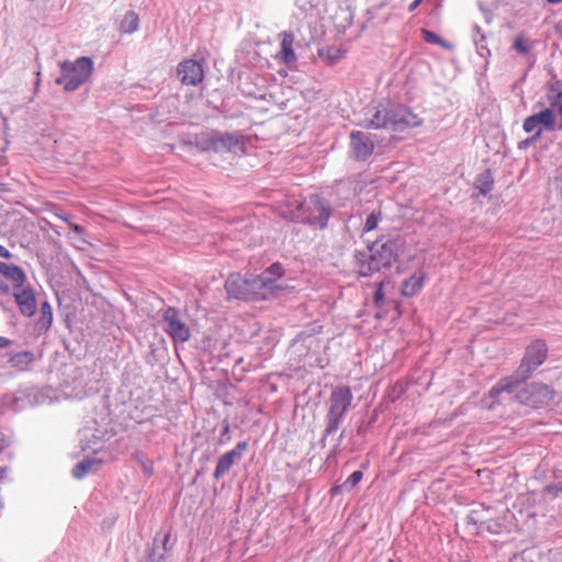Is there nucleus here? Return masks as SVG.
Wrapping results in <instances>:
<instances>
[{
    "label": "nucleus",
    "instance_id": "f257e3e1",
    "mask_svg": "<svg viewBox=\"0 0 562 562\" xmlns=\"http://www.w3.org/2000/svg\"><path fill=\"white\" fill-rule=\"evenodd\" d=\"M403 247L400 237L376 239L366 249L356 250L355 266L359 276L371 277L382 269L390 268L398 258V254Z\"/></svg>",
    "mask_w": 562,
    "mask_h": 562
},
{
    "label": "nucleus",
    "instance_id": "f03ea898",
    "mask_svg": "<svg viewBox=\"0 0 562 562\" xmlns=\"http://www.w3.org/2000/svg\"><path fill=\"white\" fill-rule=\"evenodd\" d=\"M423 120L408 108L390 102L366 108L362 125L367 128H386L402 132L419 126Z\"/></svg>",
    "mask_w": 562,
    "mask_h": 562
},
{
    "label": "nucleus",
    "instance_id": "7ed1b4c3",
    "mask_svg": "<svg viewBox=\"0 0 562 562\" xmlns=\"http://www.w3.org/2000/svg\"><path fill=\"white\" fill-rule=\"evenodd\" d=\"M548 356L547 344L537 339L532 341L525 351L518 368L508 376L501 379L491 387L488 395L496 400L502 393L512 394L514 391L530 379L533 372L546 361Z\"/></svg>",
    "mask_w": 562,
    "mask_h": 562
},
{
    "label": "nucleus",
    "instance_id": "20e7f679",
    "mask_svg": "<svg viewBox=\"0 0 562 562\" xmlns=\"http://www.w3.org/2000/svg\"><path fill=\"white\" fill-rule=\"evenodd\" d=\"M330 215V203L318 194H312L303 202H299L296 207L289 211L284 217L292 222H300L324 229L327 227Z\"/></svg>",
    "mask_w": 562,
    "mask_h": 562
},
{
    "label": "nucleus",
    "instance_id": "39448f33",
    "mask_svg": "<svg viewBox=\"0 0 562 562\" xmlns=\"http://www.w3.org/2000/svg\"><path fill=\"white\" fill-rule=\"evenodd\" d=\"M353 395L349 386H336L328 400V412L325 416L326 426L321 439L324 447L328 436L336 432L345 419L346 414L352 407Z\"/></svg>",
    "mask_w": 562,
    "mask_h": 562
},
{
    "label": "nucleus",
    "instance_id": "423d86ee",
    "mask_svg": "<svg viewBox=\"0 0 562 562\" xmlns=\"http://www.w3.org/2000/svg\"><path fill=\"white\" fill-rule=\"evenodd\" d=\"M93 71V61L90 57H79L75 61L60 63V76L55 83L63 86L66 92H74L86 83Z\"/></svg>",
    "mask_w": 562,
    "mask_h": 562
},
{
    "label": "nucleus",
    "instance_id": "0eeeda50",
    "mask_svg": "<svg viewBox=\"0 0 562 562\" xmlns=\"http://www.w3.org/2000/svg\"><path fill=\"white\" fill-rule=\"evenodd\" d=\"M514 398L526 406L538 408L553 402L555 392L552 387L542 383H530L514 391Z\"/></svg>",
    "mask_w": 562,
    "mask_h": 562
},
{
    "label": "nucleus",
    "instance_id": "6e6552de",
    "mask_svg": "<svg viewBox=\"0 0 562 562\" xmlns=\"http://www.w3.org/2000/svg\"><path fill=\"white\" fill-rule=\"evenodd\" d=\"M162 313V329L173 340V342H186L191 337L189 326L183 321L181 312L175 307H167Z\"/></svg>",
    "mask_w": 562,
    "mask_h": 562
},
{
    "label": "nucleus",
    "instance_id": "1a4fd4ad",
    "mask_svg": "<svg viewBox=\"0 0 562 562\" xmlns=\"http://www.w3.org/2000/svg\"><path fill=\"white\" fill-rule=\"evenodd\" d=\"M507 499V495L503 497V499H498L496 503L492 501H484L479 503L475 508H473L470 513V517L477 516L481 519V524L486 525V529L493 533L499 532V525L494 520L497 514H505L508 512V508L504 501Z\"/></svg>",
    "mask_w": 562,
    "mask_h": 562
},
{
    "label": "nucleus",
    "instance_id": "9d476101",
    "mask_svg": "<svg viewBox=\"0 0 562 562\" xmlns=\"http://www.w3.org/2000/svg\"><path fill=\"white\" fill-rule=\"evenodd\" d=\"M170 539V530L157 532L151 546L146 550V554L139 562H166L167 554L173 549Z\"/></svg>",
    "mask_w": 562,
    "mask_h": 562
},
{
    "label": "nucleus",
    "instance_id": "9b49d317",
    "mask_svg": "<svg viewBox=\"0 0 562 562\" xmlns=\"http://www.w3.org/2000/svg\"><path fill=\"white\" fill-rule=\"evenodd\" d=\"M374 144L370 135L361 131L350 133V156L357 161H366L373 153Z\"/></svg>",
    "mask_w": 562,
    "mask_h": 562
},
{
    "label": "nucleus",
    "instance_id": "f8f14e48",
    "mask_svg": "<svg viewBox=\"0 0 562 562\" xmlns=\"http://www.w3.org/2000/svg\"><path fill=\"white\" fill-rule=\"evenodd\" d=\"M247 449L248 442L239 441L234 449L222 454L217 460L213 476L218 480L228 473L232 467L241 460Z\"/></svg>",
    "mask_w": 562,
    "mask_h": 562
},
{
    "label": "nucleus",
    "instance_id": "ddd939ff",
    "mask_svg": "<svg viewBox=\"0 0 562 562\" xmlns=\"http://www.w3.org/2000/svg\"><path fill=\"white\" fill-rule=\"evenodd\" d=\"M177 76L183 85L198 86L204 78L203 65L194 59H186L179 63Z\"/></svg>",
    "mask_w": 562,
    "mask_h": 562
},
{
    "label": "nucleus",
    "instance_id": "4468645a",
    "mask_svg": "<svg viewBox=\"0 0 562 562\" xmlns=\"http://www.w3.org/2000/svg\"><path fill=\"white\" fill-rule=\"evenodd\" d=\"M247 279V301H261L267 300L276 290L271 286L270 279L266 277L251 276Z\"/></svg>",
    "mask_w": 562,
    "mask_h": 562
},
{
    "label": "nucleus",
    "instance_id": "2eb2a0df",
    "mask_svg": "<svg viewBox=\"0 0 562 562\" xmlns=\"http://www.w3.org/2000/svg\"><path fill=\"white\" fill-rule=\"evenodd\" d=\"M213 137V144L215 145V153H231L236 151L243 146L244 135L239 132H220L211 131Z\"/></svg>",
    "mask_w": 562,
    "mask_h": 562
},
{
    "label": "nucleus",
    "instance_id": "dca6fc26",
    "mask_svg": "<svg viewBox=\"0 0 562 562\" xmlns=\"http://www.w3.org/2000/svg\"><path fill=\"white\" fill-rule=\"evenodd\" d=\"M13 296L22 315L31 317L36 312V297L30 286L22 285L13 292Z\"/></svg>",
    "mask_w": 562,
    "mask_h": 562
},
{
    "label": "nucleus",
    "instance_id": "f3484780",
    "mask_svg": "<svg viewBox=\"0 0 562 562\" xmlns=\"http://www.w3.org/2000/svg\"><path fill=\"white\" fill-rule=\"evenodd\" d=\"M524 562H562V553L557 550L542 551L538 548L526 549L521 552Z\"/></svg>",
    "mask_w": 562,
    "mask_h": 562
},
{
    "label": "nucleus",
    "instance_id": "a211bd4d",
    "mask_svg": "<svg viewBox=\"0 0 562 562\" xmlns=\"http://www.w3.org/2000/svg\"><path fill=\"white\" fill-rule=\"evenodd\" d=\"M281 42V49L278 54L279 59L285 64L288 67H292L297 58L293 49L294 44V35L291 32H283Z\"/></svg>",
    "mask_w": 562,
    "mask_h": 562
},
{
    "label": "nucleus",
    "instance_id": "6ab92c4d",
    "mask_svg": "<svg viewBox=\"0 0 562 562\" xmlns=\"http://www.w3.org/2000/svg\"><path fill=\"white\" fill-rule=\"evenodd\" d=\"M225 289L231 297L247 301V279L240 276H229L225 282Z\"/></svg>",
    "mask_w": 562,
    "mask_h": 562
},
{
    "label": "nucleus",
    "instance_id": "aec40b11",
    "mask_svg": "<svg viewBox=\"0 0 562 562\" xmlns=\"http://www.w3.org/2000/svg\"><path fill=\"white\" fill-rule=\"evenodd\" d=\"M9 364L18 371H26L35 361V355L31 350L9 352Z\"/></svg>",
    "mask_w": 562,
    "mask_h": 562
},
{
    "label": "nucleus",
    "instance_id": "412c9836",
    "mask_svg": "<svg viewBox=\"0 0 562 562\" xmlns=\"http://www.w3.org/2000/svg\"><path fill=\"white\" fill-rule=\"evenodd\" d=\"M53 323V310L50 304L45 301L41 305V315L35 324V333L37 336H41L42 334L46 333Z\"/></svg>",
    "mask_w": 562,
    "mask_h": 562
},
{
    "label": "nucleus",
    "instance_id": "4be33fe9",
    "mask_svg": "<svg viewBox=\"0 0 562 562\" xmlns=\"http://www.w3.org/2000/svg\"><path fill=\"white\" fill-rule=\"evenodd\" d=\"M0 273L15 283L14 290L21 288L26 279L25 272L21 267L5 262H0Z\"/></svg>",
    "mask_w": 562,
    "mask_h": 562
},
{
    "label": "nucleus",
    "instance_id": "5701e85b",
    "mask_svg": "<svg viewBox=\"0 0 562 562\" xmlns=\"http://www.w3.org/2000/svg\"><path fill=\"white\" fill-rule=\"evenodd\" d=\"M494 178L490 169L479 173L474 180V188L479 190V194L486 196L493 189Z\"/></svg>",
    "mask_w": 562,
    "mask_h": 562
},
{
    "label": "nucleus",
    "instance_id": "b1692460",
    "mask_svg": "<svg viewBox=\"0 0 562 562\" xmlns=\"http://www.w3.org/2000/svg\"><path fill=\"white\" fill-rule=\"evenodd\" d=\"M424 284V277L413 274L405 279L402 283V294L406 297H412L420 291Z\"/></svg>",
    "mask_w": 562,
    "mask_h": 562
},
{
    "label": "nucleus",
    "instance_id": "393cba45",
    "mask_svg": "<svg viewBox=\"0 0 562 562\" xmlns=\"http://www.w3.org/2000/svg\"><path fill=\"white\" fill-rule=\"evenodd\" d=\"M100 464V460L85 459L75 465L72 475L76 479H82L86 474L94 471Z\"/></svg>",
    "mask_w": 562,
    "mask_h": 562
},
{
    "label": "nucleus",
    "instance_id": "a878e982",
    "mask_svg": "<svg viewBox=\"0 0 562 562\" xmlns=\"http://www.w3.org/2000/svg\"><path fill=\"white\" fill-rule=\"evenodd\" d=\"M554 113H555L554 111L547 108L533 115L536 116L539 125H541L547 131H552L555 128V114Z\"/></svg>",
    "mask_w": 562,
    "mask_h": 562
},
{
    "label": "nucleus",
    "instance_id": "bb28decb",
    "mask_svg": "<svg viewBox=\"0 0 562 562\" xmlns=\"http://www.w3.org/2000/svg\"><path fill=\"white\" fill-rule=\"evenodd\" d=\"M344 53L345 52L342 49L331 46L321 48L318 50V56L326 63V65L330 66L336 64L344 56Z\"/></svg>",
    "mask_w": 562,
    "mask_h": 562
},
{
    "label": "nucleus",
    "instance_id": "cd10ccee",
    "mask_svg": "<svg viewBox=\"0 0 562 562\" xmlns=\"http://www.w3.org/2000/svg\"><path fill=\"white\" fill-rule=\"evenodd\" d=\"M138 15L134 11L130 10L124 14L120 30L124 33H133L138 29Z\"/></svg>",
    "mask_w": 562,
    "mask_h": 562
},
{
    "label": "nucleus",
    "instance_id": "c85d7f7f",
    "mask_svg": "<svg viewBox=\"0 0 562 562\" xmlns=\"http://www.w3.org/2000/svg\"><path fill=\"white\" fill-rule=\"evenodd\" d=\"M363 472L360 470L353 471L342 484L333 487L329 492H344L350 491L357 486V484L362 480Z\"/></svg>",
    "mask_w": 562,
    "mask_h": 562
},
{
    "label": "nucleus",
    "instance_id": "c756f323",
    "mask_svg": "<svg viewBox=\"0 0 562 562\" xmlns=\"http://www.w3.org/2000/svg\"><path fill=\"white\" fill-rule=\"evenodd\" d=\"M284 272V269L283 267L276 262V263H272L269 268H267L262 273L261 276L262 277H266L267 279H270L271 281V286L274 288V289H279V285L277 284V280L282 277Z\"/></svg>",
    "mask_w": 562,
    "mask_h": 562
},
{
    "label": "nucleus",
    "instance_id": "7c9ffc66",
    "mask_svg": "<svg viewBox=\"0 0 562 562\" xmlns=\"http://www.w3.org/2000/svg\"><path fill=\"white\" fill-rule=\"evenodd\" d=\"M547 99L549 102V109L557 112L559 117L558 130H562V98L558 97V94L548 90Z\"/></svg>",
    "mask_w": 562,
    "mask_h": 562
},
{
    "label": "nucleus",
    "instance_id": "2f4dec72",
    "mask_svg": "<svg viewBox=\"0 0 562 562\" xmlns=\"http://www.w3.org/2000/svg\"><path fill=\"white\" fill-rule=\"evenodd\" d=\"M513 48L519 54L527 55L530 53L532 45L527 35L519 33L514 40Z\"/></svg>",
    "mask_w": 562,
    "mask_h": 562
},
{
    "label": "nucleus",
    "instance_id": "473e14b6",
    "mask_svg": "<svg viewBox=\"0 0 562 562\" xmlns=\"http://www.w3.org/2000/svg\"><path fill=\"white\" fill-rule=\"evenodd\" d=\"M195 146L200 151H214L215 153V145L213 144V137L212 133H205L202 134L200 137L196 138Z\"/></svg>",
    "mask_w": 562,
    "mask_h": 562
},
{
    "label": "nucleus",
    "instance_id": "72a5a7b5",
    "mask_svg": "<svg viewBox=\"0 0 562 562\" xmlns=\"http://www.w3.org/2000/svg\"><path fill=\"white\" fill-rule=\"evenodd\" d=\"M133 459L140 465L146 475H151L154 472L153 462L140 451L133 453Z\"/></svg>",
    "mask_w": 562,
    "mask_h": 562
},
{
    "label": "nucleus",
    "instance_id": "f704fd0d",
    "mask_svg": "<svg viewBox=\"0 0 562 562\" xmlns=\"http://www.w3.org/2000/svg\"><path fill=\"white\" fill-rule=\"evenodd\" d=\"M406 392V385L401 382V381H397L396 383H394L389 390H387V393H386V397L389 401H391L392 403H394L395 401H397L398 398L402 397V395Z\"/></svg>",
    "mask_w": 562,
    "mask_h": 562
},
{
    "label": "nucleus",
    "instance_id": "c9c22d12",
    "mask_svg": "<svg viewBox=\"0 0 562 562\" xmlns=\"http://www.w3.org/2000/svg\"><path fill=\"white\" fill-rule=\"evenodd\" d=\"M474 44H475L477 54L482 58H487L491 56V50L487 47L486 37L484 34H481L480 37L474 36Z\"/></svg>",
    "mask_w": 562,
    "mask_h": 562
},
{
    "label": "nucleus",
    "instance_id": "e433bc0d",
    "mask_svg": "<svg viewBox=\"0 0 562 562\" xmlns=\"http://www.w3.org/2000/svg\"><path fill=\"white\" fill-rule=\"evenodd\" d=\"M422 32H423V38L425 42L430 43V44H438L441 46H446V42L440 36H438L436 33H434L432 31L423 29Z\"/></svg>",
    "mask_w": 562,
    "mask_h": 562
},
{
    "label": "nucleus",
    "instance_id": "4c0bfd02",
    "mask_svg": "<svg viewBox=\"0 0 562 562\" xmlns=\"http://www.w3.org/2000/svg\"><path fill=\"white\" fill-rule=\"evenodd\" d=\"M383 285H384L383 281L379 282L378 289L375 290L374 296H373L374 305L379 308L382 307L383 302H384Z\"/></svg>",
    "mask_w": 562,
    "mask_h": 562
},
{
    "label": "nucleus",
    "instance_id": "58836bf2",
    "mask_svg": "<svg viewBox=\"0 0 562 562\" xmlns=\"http://www.w3.org/2000/svg\"><path fill=\"white\" fill-rule=\"evenodd\" d=\"M540 125L537 122V119H536V116L533 114L528 116V117H526L525 121H524V124H522L524 131L527 132V133L533 132Z\"/></svg>",
    "mask_w": 562,
    "mask_h": 562
},
{
    "label": "nucleus",
    "instance_id": "ea45409f",
    "mask_svg": "<svg viewBox=\"0 0 562 562\" xmlns=\"http://www.w3.org/2000/svg\"><path fill=\"white\" fill-rule=\"evenodd\" d=\"M378 222H379V216L375 213H371L370 215H368V217L366 220L363 231L370 232V231L374 229L378 225Z\"/></svg>",
    "mask_w": 562,
    "mask_h": 562
},
{
    "label": "nucleus",
    "instance_id": "a19ab883",
    "mask_svg": "<svg viewBox=\"0 0 562 562\" xmlns=\"http://www.w3.org/2000/svg\"><path fill=\"white\" fill-rule=\"evenodd\" d=\"M228 434H229V424L227 420H224L223 428H222L221 435L218 437L220 445H224L229 441L231 437Z\"/></svg>",
    "mask_w": 562,
    "mask_h": 562
},
{
    "label": "nucleus",
    "instance_id": "79ce46f5",
    "mask_svg": "<svg viewBox=\"0 0 562 562\" xmlns=\"http://www.w3.org/2000/svg\"><path fill=\"white\" fill-rule=\"evenodd\" d=\"M548 90L562 98V80H554L549 83Z\"/></svg>",
    "mask_w": 562,
    "mask_h": 562
},
{
    "label": "nucleus",
    "instance_id": "37998d69",
    "mask_svg": "<svg viewBox=\"0 0 562 562\" xmlns=\"http://www.w3.org/2000/svg\"><path fill=\"white\" fill-rule=\"evenodd\" d=\"M370 426H371V422L361 423V425L357 429L358 435L364 436L367 434V431L369 430Z\"/></svg>",
    "mask_w": 562,
    "mask_h": 562
},
{
    "label": "nucleus",
    "instance_id": "c03bdc74",
    "mask_svg": "<svg viewBox=\"0 0 562 562\" xmlns=\"http://www.w3.org/2000/svg\"><path fill=\"white\" fill-rule=\"evenodd\" d=\"M69 224V227L70 229L76 233L77 235H81L83 233V227L78 225V224H74V223H68Z\"/></svg>",
    "mask_w": 562,
    "mask_h": 562
},
{
    "label": "nucleus",
    "instance_id": "a18cd8bd",
    "mask_svg": "<svg viewBox=\"0 0 562 562\" xmlns=\"http://www.w3.org/2000/svg\"><path fill=\"white\" fill-rule=\"evenodd\" d=\"M0 257L5 258V259H11L13 257V255L7 248H4L2 245H0Z\"/></svg>",
    "mask_w": 562,
    "mask_h": 562
},
{
    "label": "nucleus",
    "instance_id": "49530a36",
    "mask_svg": "<svg viewBox=\"0 0 562 562\" xmlns=\"http://www.w3.org/2000/svg\"><path fill=\"white\" fill-rule=\"evenodd\" d=\"M11 344H12V340H10L3 336H0V349L9 347V346H11Z\"/></svg>",
    "mask_w": 562,
    "mask_h": 562
},
{
    "label": "nucleus",
    "instance_id": "de8ad7c7",
    "mask_svg": "<svg viewBox=\"0 0 562 562\" xmlns=\"http://www.w3.org/2000/svg\"><path fill=\"white\" fill-rule=\"evenodd\" d=\"M532 144V139L530 138H526L524 140H521L519 144H518V148L519 149H524V148H527L529 145Z\"/></svg>",
    "mask_w": 562,
    "mask_h": 562
},
{
    "label": "nucleus",
    "instance_id": "09e8293b",
    "mask_svg": "<svg viewBox=\"0 0 562 562\" xmlns=\"http://www.w3.org/2000/svg\"><path fill=\"white\" fill-rule=\"evenodd\" d=\"M420 3H422V0H414V1L409 4V7H408V11H409V12L415 11V10L418 8V5H419Z\"/></svg>",
    "mask_w": 562,
    "mask_h": 562
},
{
    "label": "nucleus",
    "instance_id": "8fccbe9b",
    "mask_svg": "<svg viewBox=\"0 0 562 562\" xmlns=\"http://www.w3.org/2000/svg\"><path fill=\"white\" fill-rule=\"evenodd\" d=\"M0 291L8 294L10 292V286L5 282L0 281Z\"/></svg>",
    "mask_w": 562,
    "mask_h": 562
},
{
    "label": "nucleus",
    "instance_id": "3c124183",
    "mask_svg": "<svg viewBox=\"0 0 562 562\" xmlns=\"http://www.w3.org/2000/svg\"><path fill=\"white\" fill-rule=\"evenodd\" d=\"M472 30H473V37L474 36L480 37L481 34H483L481 27L477 24H475Z\"/></svg>",
    "mask_w": 562,
    "mask_h": 562
},
{
    "label": "nucleus",
    "instance_id": "603ef678",
    "mask_svg": "<svg viewBox=\"0 0 562 562\" xmlns=\"http://www.w3.org/2000/svg\"><path fill=\"white\" fill-rule=\"evenodd\" d=\"M7 471H8L7 467H1L0 468V481L4 480V477L7 475Z\"/></svg>",
    "mask_w": 562,
    "mask_h": 562
},
{
    "label": "nucleus",
    "instance_id": "864d4df0",
    "mask_svg": "<svg viewBox=\"0 0 562 562\" xmlns=\"http://www.w3.org/2000/svg\"><path fill=\"white\" fill-rule=\"evenodd\" d=\"M540 136H541V128H539V130L535 133V135H532V136H531V137H529V138H530V139H532V143H533L535 140H537L538 138H540Z\"/></svg>",
    "mask_w": 562,
    "mask_h": 562
},
{
    "label": "nucleus",
    "instance_id": "5fc2aeb1",
    "mask_svg": "<svg viewBox=\"0 0 562 562\" xmlns=\"http://www.w3.org/2000/svg\"><path fill=\"white\" fill-rule=\"evenodd\" d=\"M546 2L552 5H557L562 3V0H546Z\"/></svg>",
    "mask_w": 562,
    "mask_h": 562
},
{
    "label": "nucleus",
    "instance_id": "6e6d98bb",
    "mask_svg": "<svg viewBox=\"0 0 562 562\" xmlns=\"http://www.w3.org/2000/svg\"><path fill=\"white\" fill-rule=\"evenodd\" d=\"M344 437H345V430H342V431H341V434L339 435L338 442H337L336 447H337L338 445H340V442H341V440H342V438H344Z\"/></svg>",
    "mask_w": 562,
    "mask_h": 562
},
{
    "label": "nucleus",
    "instance_id": "4d7b16f0",
    "mask_svg": "<svg viewBox=\"0 0 562 562\" xmlns=\"http://www.w3.org/2000/svg\"><path fill=\"white\" fill-rule=\"evenodd\" d=\"M552 491H553V487H552V486H547V487H546V492L551 493Z\"/></svg>",
    "mask_w": 562,
    "mask_h": 562
},
{
    "label": "nucleus",
    "instance_id": "13d9d810",
    "mask_svg": "<svg viewBox=\"0 0 562 562\" xmlns=\"http://www.w3.org/2000/svg\"><path fill=\"white\" fill-rule=\"evenodd\" d=\"M3 507V502L2 499L0 498V509Z\"/></svg>",
    "mask_w": 562,
    "mask_h": 562
},
{
    "label": "nucleus",
    "instance_id": "bf43d9fd",
    "mask_svg": "<svg viewBox=\"0 0 562 562\" xmlns=\"http://www.w3.org/2000/svg\"><path fill=\"white\" fill-rule=\"evenodd\" d=\"M35 85H36V87H38V86H40V78H37V80H36V83H35Z\"/></svg>",
    "mask_w": 562,
    "mask_h": 562
},
{
    "label": "nucleus",
    "instance_id": "052dcab7",
    "mask_svg": "<svg viewBox=\"0 0 562 562\" xmlns=\"http://www.w3.org/2000/svg\"><path fill=\"white\" fill-rule=\"evenodd\" d=\"M558 492H562V487L558 490Z\"/></svg>",
    "mask_w": 562,
    "mask_h": 562
}]
</instances>
